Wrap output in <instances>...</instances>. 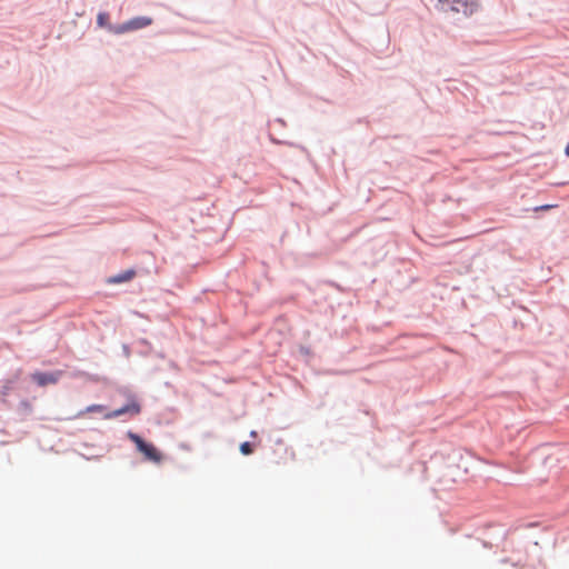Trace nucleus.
Returning a JSON list of instances; mask_svg holds the SVG:
<instances>
[{
  "label": "nucleus",
  "mask_w": 569,
  "mask_h": 569,
  "mask_svg": "<svg viewBox=\"0 0 569 569\" xmlns=\"http://www.w3.org/2000/svg\"><path fill=\"white\" fill-rule=\"evenodd\" d=\"M127 436L136 445L137 450L143 455L144 460L157 465L163 460V455L158 450V448H156V446L144 441L134 432L129 431Z\"/></svg>",
  "instance_id": "2"
},
{
  "label": "nucleus",
  "mask_w": 569,
  "mask_h": 569,
  "mask_svg": "<svg viewBox=\"0 0 569 569\" xmlns=\"http://www.w3.org/2000/svg\"><path fill=\"white\" fill-rule=\"evenodd\" d=\"M127 23L129 31H133L150 26L152 23V19L148 17H137L127 21Z\"/></svg>",
  "instance_id": "5"
},
{
  "label": "nucleus",
  "mask_w": 569,
  "mask_h": 569,
  "mask_svg": "<svg viewBox=\"0 0 569 569\" xmlns=\"http://www.w3.org/2000/svg\"><path fill=\"white\" fill-rule=\"evenodd\" d=\"M62 371L56 372H34L31 375L32 380L40 387H46L48 385H54L58 382L61 377Z\"/></svg>",
  "instance_id": "3"
},
{
  "label": "nucleus",
  "mask_w": 569,
  "mask_h": 569,
  "mask_svg": "<svg viewBox=\"0 0 569 569\" xmlns=\"http://www.w3.org/2000/svg\"><path fill=\"white\" fill-rule=\"evenodd\" d=\"M240 451L242 455H251L253 452V448L250 442H243L240 445Z\"/></svg>",
  "instance_id": "10"
},
{
  "label": "nucleus",
  "mask_w": 569,
  "mask_h": 569,
  "mask_svg": "<svg viewBox=\"0 0 569 569\" xmlns=\"http://www.w3.org/2000/svg\"><path fill=\"white\" fill-rule=\"evenodd\" d=\"M104 406L102 405H91L84 409V411H81L79 416L83 415L84 412H102L104 411Z\"/></svg>",
  "instance_id": "9"
},
{
  "label": "nucleus",
  "mask_w": 569,
  "mask_h": 569,
  "mask_svg": "<svg viewBox=\"0 0 569 569\" xmlns=\"http://www.w3.org/2000/svg\"><path fill=\"white\" fill-rule=\"evenodd\" d=\"M556 206L553 204H546V206H541L539 208H537V210H548V209H551V208H555Z\"/></svg>",
  "instance_id": "11"
},
{
  "label": "nucleus",
  "mask_w": 569,
  "mask_h": 569,
  "mask_svg": "<svg viewBox=\"0 0 569 569\" xmlns=\"http://www.w3.org/2000/svg\"><path fill=\"white\" fill-rule=\"evenodd\" d=\"M438 4L440 10L445 12L451 11L465 17L473 14L479 8L477 0H438Z\"/></svg>",
  "instance_id": "1"
},
{
  "label": "nucleus",
  "mask_w": 569,
  "mask_h": 569,
  "mask_svg": "<svg viewBox=\"0 0 569 569\" xmlns=\"http://www.w3.org/2000/svg\"><path fill=\"white\" fill-rule=\"evenodd\" d=\"M140 411H141V408H140L139 403L136 401H131V402L127 403L126 406L121 407L120 409L107 412L104 415V419H113V418L120 417L124 413H130V415L136 416V415H139Z\"/></svg>",
  "instance_id": "4"
},
{
  "label": "nucleus",
  "mask_w": 569,
  "mask_h": 569,
  "mask_svg": "<svg viewBox=\"0 0 569 569\" xmlns=\"http://www.w3.org/2000/svg\"><path fill=\"white\" fill-rule=\"evenodd\" d=\"M250 436H251V437H256V436H257V432H256V431H251V432H250Z\"/></svg>",
  "instance_id": "14"
},
{
  "label": "nucleus",
  "mask_w": 569,
  "mask_h": 569,
  "mask_svg": "<svg viewBox=\"0 0 569 569\" xmlns=\"http://www.w3.org/2000/svg\"><path fill=\"white\" fill-rule=\"evenodd\" d=\"M565 152L569 157V141H568V144L566 146Z\"/></svg>",
  "instance_id": "12"
},
{
  "label": "nucleus",
  "mask_w": 569,
  "mask_h": 569,
  "mask_svg": "<svg viewBox=\"0 0 569 569\" xmlns=\"http://www.w3.org/2000/svg\"><path fill=\"white\" fill-rule=\"evenodd\" d=\"M109 32L114 33V34H122V33L129 32L128 23L124 22V23H121L118 26L109 27Z\"/></svg>",
  "instance_id": "8"
},
{
  "label": "nucleus",
  "mask_w": 569,
  "mask_h": 569,
  "mask_svg": "<svg viewBox=\"0 0 569 569\" xmlns=\"http://www.w3.org/2000/svg\"><path fill=\"white\" fill-rule=\"evenodd\" d=\"M8 391H9V387H4V391H3V393H4V395H7V393H8Z\"/></svg>",
  "instance_id": "13"
},
{
  "label": "nucleus",
  "mask_w": 569,
  "mask_h": 569,
  "mask_svg": "<svg viewBox=\"0 0 569 569\" xmlns=\"http://www.w3.org/2000/svg\"><path fill=\"white\" fill-rule=\"evenodd\" d=\"M97 23L101 28H107L109 30V27H112L109 22V14L107 12H100L97 17Z\"/></svg>",
  "instance_id": "7"
},
{
  "label": "nucleus",
  "mask_w": 569,
  "mask_h": 569,
  "mask_svg": "<svg viewBox=\"0 0 569 569\" xmlns=\"http://www.w3.org/2000/svg\"><path fill=\"white\" fill-rule=\"evenodd\" d=\"M134 270H127L122 273H119L110 279L111 283H121L131 280L134 277Z\"/></svg>",
  "instance_id": "6"
}]
</instances>
